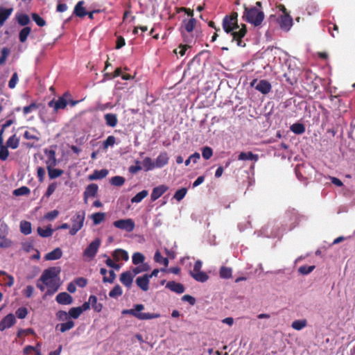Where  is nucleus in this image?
Masks as SVG:
<instances>
[{
	"mask_svg": "<svg viewBox=\"0 0 355 355\" xmlns=\"http://www.w3.org/2000/svg\"><path fill=\"white\" fill-rule=\"evenodd\" d=\"M89 301H90V304L92 305L93 309L99 313L101 311L102 309H103V304L101 303H98L97 302V297L95 296V295H91L89 297Z\"/></svg>",
	"mask_w": 355,
	"mask_h": 355,
	"instance_id": "58836bf2",
	"label": "nucleus"
},
{
	"mask_svg": "<svg viewBox=\"0 0 355 355\" xmlns=\"http://www.w3.org/2000/svg\"><path fill=\"white\" fill-rule=\"evenodd\" d=\"M15 314L18 318L24 319L28 314V310L26 307H20L16 311Z\"/></svg>",
	"mask_w": 355,
	"mask_h": 355,
	"instance_id": "e2e57ef3",
	"label": "nucleus"
},
{
	"mask_svg": "<svg viewBox=\"0 0 355 355\" xmlns=\"http://www.w3.org/2000/svg\"><path fill=\"white\" fill-rule=\"evenodd\" d=\"M116 278V274L114 270H110L109 271V277L105 276L103 278V282H109V283H113Z\"/></svg>",
	"mask_w": 355,
	"mask_h": 355,
	"instance_id": "69168bd1",
	"label": "nucleus"
},
{
	"mask_svg": "<svg viewBox=\"0 0 355 355\" xmlns=\"http://www.w3.org/2000/svg\"><path fill=\"white\" fill-rule=\"evenodd\" d=\"M44 153L47 155L46 161V167H55L57 164L55 150L45 149Z\"/></svg>",
	"mask_w": 355,
	"mask_h": 355,
	"instance_id": "aec40b11",
	"label": "nucleus"
},
{
	"mask_svg": "<svg viewBox=\"0 0 355 355\" xmlns=\"http://www.w3.org/2000/svg\"><path fill=\"white\" fill-rule=\"evenodd\" d=\"M125 181V178L122 176H114L111 178L110 183L114 186L121 187L124 184Z\"/></svg>",
	"mask_w": 355,
	"mask_h": 355,
	"instance_id": "864d4df0",
	"label": "nucleus"
},
{
	"mask_svg": "<svg viewBox=\"0 0 355 355\" xmlns=\"http://www.w3.org/2000/svg\"><path fill=\"white\" fill-rule=\"evenodd\" d=\"M107 174L108 171L107 169L95 170L92 174L89 175L88 178L89 180H101L105 178Z\"/></svg>",
	"mask_w": 355,
	"mask_h": 355,
	"instance_id": "a878e982",
	"label": "nucleus"
},
{
	"mask_svg": "<svg viewBox=\"0 0 355 355\" xmlns=\"http://www.w3.org/2000/svg\"><path fill=\"white\" fill-rule=\"evenodd\" d=\"M315 268V266H302L299 268L298 271L302 275H308L311 273Z\"/></svg>",
	"mask_w": 355,
	"mask_h": 355,
	"instance_id": "052dcab7",
	"label": "nucleus"
},
{
	"mask_svg": "<svg viewBox=\"0 0 355 355\" xmlns=\"http://www.w3.org/2000/svg\"><path fill=\"white\" fill-rule=\"evenodd\" d=\"M57 302L60 304L68 305L73 302L72 297L66 292H62L58 294L55 297Z\"/></svg>",
	"mask_w": 355,
	"mask_h": 355,
	"instance_id": "a211bd4d",
	"label": "nucleus"
},
{
	"mask_svg": "<svg viewBox=\"0 0 355 355\" xmlns=\"http://www.w3.org/2000/svg\"><path fill=\"white\" fill-rule=\"evenodd\" d=\"M17 20L18 24L23 26L28 25L31 21L28 15L26 14H20L17 15Z\"/></svg>",
	"mask_w": 355,
	"mask_h": 355,
	"instance_id": "09e8293b",
	"label": "nucleus"
},
{
	"mask_svg": "<svg viewBox=\"0 0 355 355\" xmlns=\"http://www.w3.org/2000/svg\"><path fill=\"white\" fill-rule=\"evenodd\" d=\"M220 277L224 279H229L232 277V270L230 268L222 266L220 269Z\"/></svg>",
	"mask_w": 355,
	"mask_h": 355,
	"instance_id": "8fccbe9b",
	"label": "nucleus"
},
{
	"mask_svg": "<svg viewBox=\"0 0 355 355\" xmlns=\"http://www.w3.org/2000/svg\"><path fill=\"white\" fill-rule=\"evenodd\" d=\"M250 86L263 94H268L272 89L271 84L266 80H261L258 82L257 79H254L250 82Z\"/></svg>",
	"mask_w": 355,
	"mask_h": 355,
	"instance_id": "1a4fd4ad",
	"label": "nucleus"
},
{
	"mask_svg": "<svg viewBox=\"0 0 355 355\" xmlns=\"http://www.w3.org/2000/svg\"><path fill=\"white\" fill-rule=\"evenodd\" d=\"M187 193V189L186 188H182L176 191L174 194V198L178 201L182 200Z\"/></svg>",
	"mask_w": 355,
	"mask_h": 355,
	"instance_id": "4d7b16f0",
	"label": "nucleus"
},
{
	"mask_svg": "<svg viewBox=\"0 0 355 355\" xmlns=\"http://www.w3.org/2000/svg\"><path fill=\"white\" fill-rule=\"evenodd\" d=\"M202 262L200 260H197L193 266V270L190 271V275L197 282H205L209 276L205 272L201 271Z\"/></svg>",
	"mask_w": 355,
	"mask_h": 355,
	"instance_id": "423d86ee",
	"label": "nucleus"
},
{
	"mask_svg": "<svg viewBox=\"0 0 355 355\" xmlns=\"http://www.w3.org/2000/svg\"><path fill=\"white\" fill-rule=\"evenodd\" d=\"M166 288L178 294L183 293L185 291V288L183 284L174 281L167 282Z\"/></svg>",
	"mask_w": 355,
	"mask_h": 355,
	"instance_id": "dca6fc26",
	"label": "nucleus"
},
{
	"mask_svg": "<svg viewBox=\"0 0 355 355\" xmlns=\"http://www.w3.org/2000/svg\"><path fill=\"white\" fill-rule=\"evenodd\" d=\"M85 211L83 210L77 211L71 218L72 227L69 230V234L73 236L80 230L84 225Z\"/></svg>",
	"mask_w": 355,
	"mask_h": 355,
	"instance_id": "39448f33",
	"label": "nucleus"
},
{
	"mask_svg": "<svg viewBox=\"0 0 355 355\" xmlns=\"http://www.w3.org/2000/svg\"><path fill=\"white\" fill-rule=\"evenodd\" d=\"M123 294L121 287L117 284L109 293V296L112 298H116Z\"/></svg>",
	"mask_w": 355,
	"mask_h": 355,
	"instance_id": "de8ad7c7",
	"label": "nucleus"
},
{
	"mask_svg": "<svg viewBox=\"0 0 355 355\" xmlns=\"http://www.w3.org/2000/svg\"><path fill=\"white\" fill-rule=\"evenodd\" d=\"M62 256V252L60 248H56L51 252L47 253L45 255L46 260H57L61 258Z\"/></svg>",
	"mask_w": 355,
	"mask_h": 355,
	"instance_id": "bb28decb",
	"label": "nucleus"
},
{
	"mask_svg": "<svg viewBox=\"0 0 355 355\" xmlns=\"http://www.w3.org/2000/svg\"><path fill=\"white\" fill-rule=\"evenodd\" d=\"M307 325L306 320H297L292 322L291 327L295 330H301Z\"/></svg>",
	"mask_w": 355,
	"mask_h": 355,
	"instance_id": "a18cd8bd",
	"label": "nucleus"
},
{
	"mask_svg": "<svg viewBox=\"0 0 355 355\" xmlns=\"http://www.w3.org/2000/svg\"><path fill=\"white\" fill-rule=\"evenodd\" d=\"M184 28L188 33H191L193 31L196 24V20L194 18H191L188 21L184 20Z\"/></svg>",
	"mask_w": 355,
	"mask_h": 355,
	"instance_id": "3c124183",
	"label": "nucleus"
},
{
	"mask_svg": "<svg viewBox=\"0 0 355 355\" xmlns=\"http://www.w3.org/2000/svg\"><path fill=\"white\" fill-rule=\"evenodd\" d=\"M20 232L24 235H28L32 232L31 223L26 220L20 222Z\"/></svg>",
	"mask_w": 355,
	"mask_h": 355,
	"instance_id": "c756f323",
	"label": "nucleus"
},
{
	"mask_svg": "<svg viewBox=\"0 0 355 355\" xmlns=\"http://www.w3.org/2000/svg\"><path fill=\"white\" fill-rule=\"evenodd\" d=\"M243 20L254 26H259L262 24L265 17L263 10H260L257 8L248 7L245 4L243 5Z\"/></svg>",
	"mask_w": 355,
	"mask_h": 355,
	"instance_id": "7ed1b4c3",
	"label": "nucleus"
},
{
	"mask_svg": "<svg viewBox=\"0 0 355 355\" xmlns=\"http://www.w3.org/2000/svg\"><path fill=\"white\" fill-rule=\"evenodd\" d=\"M168 189V187L164 184H162L153 188L150 195L151 200L155 201L159 197H161L165 192H166Z\"/></svg>",
	"mask_w": 355,
	"mask_h": 355,
	"instance_id": "4468645a",
	"label": "nucleus"
},
{
	"mask_svg": "<svg viewBox=\"0 0 355 355\" xmlns=\"http://www.w3.org/2000/svg\"><path fill=\"white\" fill-rule=\"evenodd\" d=\"M286 220L290 223V229L294 228L299 223V215L294 209L288 211L285 216Z\"/></svg>",
	"mask_w": 355,
	"mask_h": 355,
	"instance_id": "ddd939ff",
	"label": "nucleus"
},
{
	"mask_svg": "<svg viewBox=\"0 0 355 355\" xmlns=\"http://www.w3.org/2000/svg\"><path fill=\"white\" fill-rule=\"evenodd\" d=\"M18 80H19V78H18L17 73L15 72L12 74L10 80L8 82V87H9V88L14 89L15 87L17 82H18Z\"/></svg>",
	"mask_w": 355,
	"mask_h": 355,
	"instance_id": "0e129e2a",
	"label": "nucleus"
},
{
	"mask_svg": "<svg viewBox=\"0 0 355 355\" xmlns=\"http://www.w3.org/2000/svg\"><path fill=\"white\" fill-rule=\"evenodd\" d=\"M8 227L3 222L0 220V248H8L12 246V241L7 238Z\"/></svg>",
	"mask_w": 355,
	"mask_h": 355,
	"instance_id": "0eeeda50",
	"label": "nucleus"
},
{
	"mask_svg": "<svg viewBox=\"0 0 355 355\" xmlns=\"http://www.w3.org/2000/svg\"><path fill=\"white\" fill-rule=\"evenodd\" d=\"M150 270V266L147 263H144L141 266H137L132 269V273L135 276L137 274L146 272Z\"/></svg>",
	"mask_w": 355,
	"mask_h": 355,
	"instance_id": "603ef678",
	"label": "nucleus"
},
{
	"mask_svg": "<svg viewBox=\"0 0 355 355\" xmlns=\"http://www.w3.org/2000/svg\"><path fill=\"white\" fill-rule=\"evenodd\" d=\"M16 322V319L12 313H9L5 316L0 322V331H3L6 329L10 328Z\"/></svg>",
	"mask_w": 355,
	"mask_h": 355,
	"instance_id": "f8f14e48",
	"label": "nucleus"
},
{
	"mask_svg": "<svg viewBox=\"0 0 355 355\" xmlns=\"http://www.w3.org/2000/svg\"><path fill=\"white\" fill-rule=\"evenodd\" d=\"M222 26L224 31L232 36V42L236 41L239 46H245V44L242 41L247 33V27L245 24H242V27L239 30L238 13L232 12L230 15H226L222 21Z\"/></svg>",
	"mask_w": 355,
	"mask_h": 355,
	"instance_id": "f257e3e1",
	"label": "nucleus"
},
{
	"mask_svg": "<svg viewBox=\"0 0 355 355\" xmlns=\"http://www.w3.org/2000/svg\"><path fill=\"white\" fill-rule=\"evenodd\" d=\"M104 119L107 126L114 128L117 125L118 119L116 114L107 113L104 115Z\"/></svg>",
	"mask_w": 355,
	"mask_h": 355,
	"instance_id": "b1692460",
	"label": "nucleus"
},
{
	"mask_svg": "<svg viewBox=\"0 0 355 355\" xmlns=\"http://www.w3.org/2000/svg\"><path fill=\"white\" fill-rule=\"evenodd\" d=\"M9 151L8 147L3 145L0 146V159L5 161L8 159Z\"/></svg>",
	"mask_w": 355,
	"mask_h": 355,
	"instance_id": "bf43d9fd",
	"label": "nucleus"
},
{
	"mask_svg": "<svg viewBox=\"0 0 355 355\" xmlns=\"http://www.w3.org/2000/svg\"><path fill=\"white\" fill-rule=\"evenodd\" d=\"M113 225L120 230H125L128 232H131L134 230L135 224L132 219H120L113 223Z\"/></svg>",
	"mask_w": 355,
	"mask_h": 355,
	"instance_id": "9d476101",
	"label": "nucleus"
},
{
	"mask_svg": "<svg viewBox=\"0 0 355 355\" xmlns=\"http://www.w3.org/2000/svg\"><path fill=\"white\" fill-rule=\"evenodd\" d=\"M144 255L142 253L138 252H135L132 257V263L136 266L142 263L144 261Z\"/></svg>",
	"mask_w": 355,
	"mask_h": 355,
	"instance_id": "37998d69",
	"label": "nucleus"
},
{
	"mask_svg": "<svg viewBox=\"0 0 355 355\" xmlns=\"http://www.w3.org/2000/svg\"><path fill=\"white\" fill-rule=\"evenodd\" d=\"M48 175L50 179H55L64 173V171L54 167H46Z\"/></svg>",
	"mask_w": 355,
	"mask_h": 355,
	"instance_id": "7c9ffc66",
	"label": "nucleus"
},
{
	"mask_svg": "<svg viewBox=\"0 0 355 355\" xmlns=\"http://www.w3.org/2000/svg\"><path fill=\"white\" fill-rule=\"evenodd\" d=\"M154 259L155 262L162 263L165 267L168 266L169 261L168 258L163 257L159 251H156L155 253Z\"/></svg>",
	"mask_w": 355,
	"mask_h": 355,
	"instance_id": "c03bdc74",
	"label": "nucleus"
},
{
	"mask_svg": "<svg viewBox=\"0 0 355 355\" xmlns=\"http://www.w3.org/2000/svg\"><path fill=\"white\" fill-rule=\"evenodd\" d=\"M149 282L150 279L145 274L143 276L138 277L136 279V284L138 287H139L143 291H147L149 289Z\"/></svg>",
	"mask_w": 355,
	"mask_h": 355,
	"instance_id": "6ab92c4d",
	"label": "nucleus"
},
{
	"mask_svg": "<svg viewBox=\"0 0 355 355\" xmlns=\"http://www.w3.org/2000/svg\"><path fill=\"white\" fill-rule=\"evenodd\" d=\"M31 32V28L28 26L23 28L19 33V40L20 42L24 43L26 41L28 36Z\"/></svg>",
	"mask_w": 355,
	"mask_h": 355,
	"instance_id": "4c0bfd02",
	"label": "nucleus"
},
{
	"mask_svg": "<svg viewBox=\"0 0 355 355\" xmlns=\"http://www.w3.org/2000/svg\"><path fill=\"white\" fill-rule=\"evenodd\" d=\"M239 160H252L257 162L259 159V155L252 152H241L238 157Z\"/></svg>",
	"mask_w": 355,
	"mask_h": 355,
	"instance_id": "cd10ccee",
	"label": "nucleus"
},
{
	"mask_svg": "<svg viewBox=\"0 0 355 355\" xmlns=\"http://www.w3.org/2000/svg\"><path fill=\"white\" fill-rule=\"evenodd\" d=\"M112 255L115 261H119L120 259L126 261L129 259V256L127 251L121 248L116 249L112 252Z\"/></svg>",
	"mask_w": 355,
	"mask_h": 355,
	"instance_id": "412c9836",
	"label": "nucleus"
},
{
	"mask_svg": "<svg viewBox=\"0 0 355 355\" xmlns=\"http://www.w3.org/2000/svg\"><path fill=\"white\" fill-rule=\"evenodd\" d=\"M19 144V139L17 137L16 135L10 137L6 141V146L12 149H16Z\"/></svg>",
	"mask_w": 355,
	"mask_h": 355,
	"instance_id": "2f4dec72",
	"label": "nucleus"
},
{
	"mask_svg": "<svg viewBox=\"0 0 355 355\" xmlns=\"http://www.w3.org/2000/svg\"><path fill=\"white\" fill-rule=\"evenodd\" d=\"M142 164L145 171H148L154 169L156 166L155 162L150 157H145L142 162Z\"/></svg>",
	"mask_w": 355,
	"mask_h": 355,
	"instance_id": "e433bc0d",
	"label": "nucleus"
},
{
	"mask_svg": "<svg viewBox=\"0 0 355 355\" xmlns=\"http://www.w3.org/2000/svg\"><path fill=\"white\" fill-rule=\"evenodd\" d=\"M37 234L43 238H47L52 236L53 233V230L51 228V225L47 226V227L44 230L41 227H38L37 229Z\"/></svg>",
	"mask_w": 355,
	"mask_h": 355,
	"instance_id": "473e14b6",
	"label": "nucleus"
},
{
	"mask_svg": "<svg viewBox=\"0 0 355 355\" xmlns=\"http://www.w3.org/2000/svg\"><path fill=\"white\" fill-rule=\"evenodd\" d=\"M135 275L130 271H125L121 274L120 282L127 288H130Z\"/></svg>",
	"mask_w": 355,
	"mask_h": 355,
	"instance_id": "2eb2a0df",
	"label": "nucleus"
},
{
	"mask_svg": "<svg viewBox=\"0 0 355 355\" xmlns=\"http://www.w3.org/2000/svg\"><path fill=\"white\" fill-rule=\"evenodd\" d=\"M59 215V211L56 209L49 211L46 214L44 218L49 220H53Z\"/></svg>",
	"mask_w": 355,
	"mask_h": 355,
	"instance_id": "774afa93",
	"label": "nucleus"
},
{
	"mask_svg": "<svg viewBox=\"0 0 355 355\" xmlns=\"http://www.w3.org/2000/svg\"><path fill=\"white\" fill-rule=\"evenodd\" d=\"M101 239L97 238L92 241L83 252V256L88 258L89 260L93 259L101 245Z\"/></svg>",
	"mask_w": 355,
	"mask_h": 355,
	"instance_id": "6e6552de",
	"label": "nucleus"
},
{
	"mask_svg": "<svg viewBox=\"0 0 355 355\" xmlns=\"http://www.w3.org/2000/svg\"><path fill=\"white\" fill-rule=\"evenodd\" d=\"M291 130L297 135H302L305 132V127L302 123H295L291 125Z\"/></svg>",
	"mask_w": 355,
	"mask_h": 355,
	"instance_id": "f704fd0d",
	"label": "nucleus"
},
{
	"mask_svg": "<svg viewBox=\"0 0 355 355\" xmlns=\"http://www.w3.org/2000/svg\"><path fill=\"white\" fill-rule=\"evenodd\" d=\"M168 162V156L166 152L161 153L155 159V164L156 168H162Z\"/></svg>",
	"mask_w": 355,
	"mask_h": 355,
	"instance_id": "4be33fe9",
	"label": "nucleus"
},
{
	"mask_svg": "<svg viewBox=\"0 0 355 355\" xmlns=\"http://www.w3.org/2000/svg\"><path fill=\"white\" fill-rule=\"evenodd\" d=\"M74 325H75L74 322L69 320H67L66 322L57 324L56 329H59V330L62 333H64V332L72 329L74 327Z\"/></svg>",
	"mask_w": 355,
	"mask_h": 355,
	"instance_id": "72a5a7b5",
	"label": "nucleus"
},
{
	"mask_svg": "<svg viewBox=\"0 0 355 355\" xmlns=\"http://www.w3.org/2000/svg\"><path fill=\"white\" fill-rule=\"evenodd\" d=\"M116 143L115 137L110 135L103 141V148H107L109 146H113Z\"/></svg>",
	"mask_w": 355,
	"mask_h": 355,
	"instance_id": "680f3d73",
	"label": "nucleus"
},
{
	"mask_svg": "<svg viewBox=\"0 0 355 355\" xmlns=\"http://www.w3.org/2000/svg\"><path fill=\"white\" fill-rule=\"evenodd\" d=\"M56 188H57L56 182H53V183L50 184L48 186L47 190L45 193V196L47 198L50 197L53 193V192L55 191Z\"/></svg>",
	"mask_w": 355,
	"mask_h": 355,
	"instance_id": "338daca9",
	"label": "nucleus"
},
{
	"mask_svg": "<svg viewBox=\"0 0 355 355\" xmlns=\"http://www.w3.org/2000/svg\"><path fill=\"white\" fill-rule=\"evenodd\" d=\"M144 309L142 304H135L133 309H123L121 312L123 315H131L140 320H151L160 317L159 313H141Z\"/></svg>",
	"mask_w": 355,
	"mask_h": 355,
	"instance_id": "20e7f679",
	"label": "nucleus"
},
{
	"mask_svg": "<svg viewBox=\"0 0 355 355\" xmlns=\"http://www.w3.org/2000/svg\"><path fill=\"white\" fill-rule=\"evenodd\" d=\"M60 272V269L58 267H51L43 271L39 281L47 287L45 295H52L58 291L60 284L56 278Z\"/></svg>",
	"mask_w": 355,
	"mask_h": 355,
	"instance_id": "f03ea898",
	"label": "nucleus"
},
{
	"mask_svg": "<svg viewBox=\"0 0 355 355\" xmlns=\"http://www.w3.org/2000/svg\"><path fill=\"white\" fill-rule=\"evenodd\" d=\"M105 218V214L103 212H97L91 215V218L93 220L94 225H99Z\"/></svg>",
	"mask_w": 355,
	"mask_h": 355,
	"instance_id": "c9c22d12",
	"label": "nucleus"
},
{
	"mask_svg": "<svg viewBox=\"0 0 355 355\" xmlns=\"http://www.w3.org/2000/svg\"><path fill=\"white\" fill-rule=\"evenodd\" d=\"M85 1H79L75 6L73 14L78 17L83 18L87 15V12L84 8Z\"/></svg>",
	"mask_w": 355,
	"mask_h": 355,
	"instance_id": "5701e85b",
	"label": "nucleus"
},
{
	"mask_svg": "<svg viewBox=\"0 0 355 355\" xmlns=\"http://www.w3.org/2000/svg\"><path fill=\"white\" fill-rule=\"evenodd\" d=\"M148 194V191L147 190H143L138 193H137L132 199L131 202L132 203H139L141 202V200L145 198Z\"/></svg>",
	"mask_w": 355,
	"mask_h": 355,
	"instance_id": "a19ab883",
	"label": "nucleus"
},
{
	"mask_svg": "<svg viewBox=\"0 0 355 355\" xmlns=\"http://www.w3.org/2000/svg\"><path fill=\"white\" fill-rule=\"evenodd\" d=\"M202 157L207 160L210 159L213 155V150L209 146H205L202 148Z\"/></svg>",
	"mask_w": 355,
	"mask_h": 355,
	"instance_id": "6e6d98bb",
	"label": "nucleus"
},
{
	"mask_svg": "<svg viewBox=\"0 0 355 355\" xmlns=\"http://www.w3.org/2000/svg\"><path fill=\"white\" fill-rule=\"evenodd\" d=\"M81 314V309L78 306L71 308L69 311V317L73 319L78 318Z\"/></svg>",
	"mask_w": 355,
	"mask_h": 355,
	"instance_id": "5fc2aeb1",
	"label": "nucleus"
},
{
	"mask_svg": "<svg viewBox=\"0 0 355 355\" xmlns=\"http://www.w3.org/2000/svg\"><path fill=\"white\" fill-rule=\"evenodd\" d=\"M32 19L37 24V25L40 27L44 26L46 25L45 20L37 13L32 14Z\"/></svg>",
	"mask_w": 355,
	"mask_h": 355,
	"instance_id": "13d9d810",
	"label": "nucleus"
},
{
	"mask_svg": "<svg viewBox=\"0 0 355 355\" xmlns=\"http://www.w3.org/2000/svg\"><path fill=\"white\" fill-rule=\"evenodd\" d=\"M98 190V187L96 184H89L84 191L83 196H84V200L85 202H87V200L89 197H94L96 196L97 192Z\"/></svg>",
	"mask_w": 355,
	"mask_h": 355,
	"instance_id": "f3484780",
	"label": "nucleus"
},
{
	"mask_svg": "<svg viewBox=\"0 0 355 355\" xmlns=\"http://www.w3.org/2000/svg\"><path fill=\"white\" fill-rule=\"evenodd\" d=\"M12 12V8L0 7V26H3L6 19Z\"/></svg>",
	"mask_w": 355,
	"mask_h": 355,
	"instance_id": "c85d7f7f",
	"label": "nucleus"
},
{
	"mask_svg": "<svg viewBox=\"0 0 355 355\" xmlns=\"http://www.w3.org/2000/svg\"><path fill=\"white\" fill-rule=\"evenodd\" d=\"M39 135L40 133L35 128H32L30 129V130H26L24 133V137L27 140L33 139L35 141H39L40 139Z\"/></svg>",
	"mask_w": 355,
	"mask_h": 355,
	"instance_id": "393cba45",
	"label": "nucleus"
},
{
	"mask_svg": "<svg viewBox=\"0 0 355 355\" xmlns=\"http://www.w3.org/2000/svg\"><path fill=\"white\" fill-rule=\"evenodd\" d=\"M277 22L280 28L286 31H289L293 26V19L288 13L283 14L278 17Z\"/></svg>",
	"mask_w": 355,
	"mask_h": 355,
	"instance_id": "9b49d317",
	"label": "nucleus"
},
{
	"mask_svg": "<svg viewBox=\"0 0 355 355\" xmlns=\"http://www.w3.org/2000/svg\"><path fill=\"white\" fill-rule=\"evenodd\" d=\"M39 107L40 104L36 102H32L29 105L23 107V113L24 115H27L28 114L37 110Z\"/></svg>",
	"mask_w": 355,
	"mask_h": 355,
	"instance_id": "49530a36",
	"label": "nucleus"
},
{
	"mask_svg": "<svg viewBox=\"0 0 355 355\" xmlns=\"http://www.w3.org/2000/svg\"><path fill=\"white\" fill-rule=\"evenodd\" d=\"M31 193V190L26 186H22L13 191V195L15 196H27Z\"/></svg>",
	"mask_w": 355,
	"mask_h": 355,
	"instance_id": "79ce46f5",
	"label": "nucleus"
},
{
	"mask_svg": "<svg viewBox=\"0 0 355 355\" xmlns=\"http://www.w3.org/2000/svg\"><path fill=\"white\" fill-rule=\"evenodd\" d=\"M67 95V93H65L63 96L60 97L58 101H55V110L58 111L60 109H64L67 105V101L64 98V96Z\"/></svg>",
	"mask_w": 355,
	"mask_h": 355,
	"instance_id": "ea45409f",
	"label": "nucleus"
}]
</instances>
